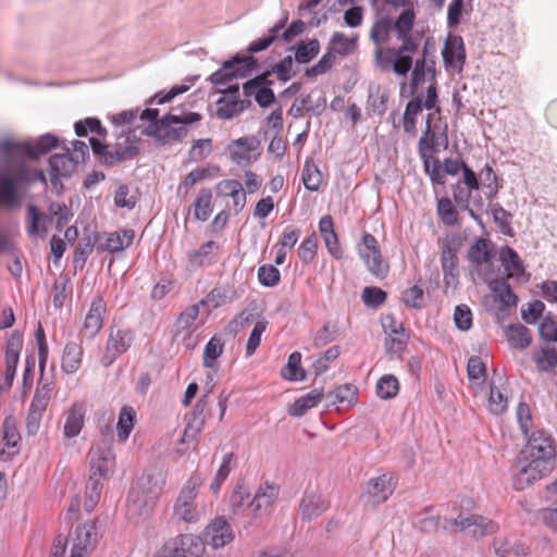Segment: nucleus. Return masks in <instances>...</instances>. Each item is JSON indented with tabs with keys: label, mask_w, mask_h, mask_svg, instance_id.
<instances>
[{
	"label": "nucleus",
	"mask_w": 557,
	"mask_h": 557,
	"mask_svg": "<svg viewBox=\"0 0 557 557\" xmlns=\"http://www.w3.org/2000/svg\"><path fill=\"white\" fill-rule=\"evenodd\" d=\"M117 132H114L116 141L111 145L110 154H107V158L103 160V165L109 168L133 160L139 153V148L131 144V136H124L122 138L123 141H120L121 139H117Z\"/></svg>",
	"instance_id": "4be33fe9"
},
{
	"label": "nucleus",
	"mask_w": 557,
	"mask_h": 557,
	"mask_svg": "<svg viewBox=\"0 0 557 557\" xmlns=\"http://www.w3.org/2000/svg\"><path fill=\"white\" fill-rule=\"evenodd\" d=\"M522 453L528 455L527 459L555 462L556 448L554 440L543 431L533 432L531 436H529L528 444Z\"/></svg>",
	"instance_id": "2eb2a0df"
},
{
	"label": "nucleus",
	"mask_w": 557,
	"mask_h": 557,
	"mask_svg": "<svg viewBox=\"0 0 557 557\" xmlns=\"http://www.w3.org/2000/svg\"><path fill=\"white\" fill-rule=\"evenodd\" d=\"M90 472L109 479L115 469V454L113 450V434L109 431L102 433V438L92 445L89 453Z\"/></svg>",
	"instance_id": "0eeeda50"
},
{
	"label": "nucleus",
	"mask_w": 557,
	"mask_h": 557,
	"mask_svg": "<svg viewBox=\"0 0 557 557\" xmlns=\"http://www.w3.org/2000/svg\"><path fill=\"white\" fill-rule=\"evenodd\" d=\"M159 110L147 108L140 112V120L151 122L150 125L143 132L148 136L154 137L161 145H169L172 143L181 141L188 134L187 127L183 125H178L174 127L173 122L170 116H176V114L172 111L160 120H158Z\"/></svg>",
	"instance_id": "7ed1b4c3"
},
{
	"label": "nucleus",
	"mask_w": 557,
	"mask_h": 557,
	"mask_svg": "<svg viewBox=\"0 0 557 557\" xmlns=\"http://www.w3.org/2000/svg\"><path fill=\"white\" fill-rule=\"evenodd\" d=\"M383 329L387 335L385 338L387 354L399 357L406 349L409 339L403 323L388 315L383 322Z\"/></svg>",
	"instance_id": "dca6fc26"
},
{
	"label": "nucleus",
	"mask_w": 557,
	"mask_h": 557,
	"mask_svg": "<svg viewBox=\"0 0 557 557\" xmlns=\"http://www.w3.org/2000/svg\"><path fill=\"white\" fill-rule=\"evenodd\" d=\"M488 406L494 414L504 413L508 406L507 397L495 386L494 381H492L490 385Z\"/></svg>",
	"instance_id": "e2e57ef3"
},
{
	"label": "nucleus",
	"mask_w": 557,
	"mask_h": 557,
	"mask_svg": "<svg viewBox=\"0 0 557 557\" xmlns=\"http://www.w3.org/2000/svg\"><path fill=\"white\" fill-rule=\"evenodd\" d=\"M458 247L451 240L442 244L441 264L446 287L456 289L459 284Z\"/></svg>",
	"instance_id": "f3484780"
},
{
	"label": "nucleus",
	"mask_w": 557,
	"mask_h": 557,
	"mask_svg": "<svg viewBox=\"0 0 557 557\" xmlns=\"http://www.w3.org/2000/svg\"><path fill=\"white\" fill-rule=\"evenodd\" d=\"M357 389L354 385L344 384L327 394L332 404L352 403L356 399Z\"/></svg>",
	"instance_id": "0e129e2a"
},
{
	"label": "nucleus",
	"mask_w": 557,
	"mask_h": 557,
	"mask_svg": "<svg viewBox=\"0 0 557 557\" xmlns=\"http://www.w3.org/2000/svg\"><path fill=\"white\" fill-rule=\"evenodd\" d=\"M395 484L392 475L383 474L368 482V493L374 498V503L381 504L393 494Z\"/></svg>",
	"instance_id": "c85d7f7f"
},
{
	"label": "nucleus",
	"mask_w": 557,
	"mask_h": 557,
	"mask_svg": "<svg viewBox=\"0 0 557 557\" xmlns=\"http://www.w3.org/2000/svg\"><path fill=\"white\" fill-rule=\"evenodd\" d=\"M437 214L441 221L447 226H454L458 223V210L451 199L442 197L437 200Z\"/></svg>",
	"instance_id": "5fc2aeb1"
},
{
	"label": "nucleus",
	"mask_w": 557,
	"mask_h": 557,
	"mask_svg": "<svg viewBox=\"0 0 557 557\" xmlns=\"http://www.w3.org/2000/svg\"><path fill=\"white\" fill-rule=\"evenodd\" d=\"M232 161L238 165H248L261 156V143L255 137H240L227 146Z\"/></svg>",
	"instance_id": "ddd939ff"
},
{
	"label": "nucleus",
	"mask_w": 557,
	"mask_h": 557,
	"mask_svg": "<svg viewBox=\"0 0 557 557\" xmlns=\"http://www.w3.org/2000/svg\"><path fill=\"white\" fill-rule=\"evenodd\" d=\"M218 109L216 115L220 119L231 120L234 116L242 113L248 106H250L249 100H231L227 101L225 98H221L218 100Z\"/></svg>",
	"instance_id": "49530a36"
},
{
	"label": "nucleus",
	"mask_w": 557,
	"mask_h": 557,
	"mask_svg": "<svg viewBox=\"0 0 557 557\" xmlns=\"http://www.w3.org/2000/svg\"><path fill=\"white\" fill-rule=\"evenodd\" d=\"M134 420H135L134 409L129 406L122 407L120 414H119L117 425H116L117 437L121 442H125L128 438V436L134 428Z\"/></svg>",
	"instance_id": "603ef678"
},
{
	"label": "nucleus",
	"mask_w": 557,
	"mask_h": 557,
	"mask_svg": "<svg viewBox=\"0 0 557 557\" xmlns=\"http://www.w3.org/2000/svg\"><path fill=\"white\" fill-rule=\"evenodd\" d=\"M23 347V336L17 332H13L7 341L5 346V374L4 381L0 383V389L11 387L18 363L20 352Z\"/></svg>",
	"instance_id": "6ab92c4d"
},
{
	"label": "nucleus",
	"mask_w": 557,
	"mask_h": 557,
	"mask_svg": "<svg viewBox=\"0 0 557 557\" xmlns=\"http://www.w3.org/2000/svg\"><path fill=\"white\" fill-rule=\"evenodd\" d=\"M26 170L24 165L16 169L14 173L0 170V207L16 209L21 206L20 184L25 180Z\"/></svg>",
	"instance_id": "f8f14e48"
},
{
	"label": "nucleus",
	"mask_w": 557,
	"mask_h": 557,
	"mask_svg": "<svg viewBox=\"0 0 557 557\" xmlns=\"http://www.w3.org/2000/svg\"><path fill=\"white\" fill-rule=\"evenodd\" d=\"M301 354L294 351L289 355L287 364L282 369V376L288 381H304L305 370L300 367Z\"/></svg>",
	"instance_id": "3c124183"
},
{
	"label": "nucleus",
	"mask_w": 557,
	"mask_h": 557,
	"mask_svg": "<svg viewBox=\"0 0 557 557\" xmlns=\"http://www.w3.org/2000/svg\"><path fill=\"white\" fill-rule=\"evenodd\" d=\"M301 180L308 190L317 191L319 189L322 183V174L311 160H306L302 168Z\"/></svg>",
	"instance_id": "864d4df0"
},
{
	"label": "nucleus",
	"mask_w": 557,
	"mask_h": 557,
	"mask_svg": "<svg viewBox=\"0 0 557 557\" xmlns=\"http://www.w3.org/2000/svg\"><path fill=\"white\" fill-rule=\"evenodd\" d=\"M533 360L540 371H550L557 366V350L554 347L542 348L534 351Z\"/></svg>",
	"instance_id": "4d7b16f0"
},
{
	"label": "nucleus",
	"mask_w": 557,
	"mask_h": 557,
	"mask_svg": "<svg viewBox=\"0 0 557 557\" xmlns=\"http://www.w3.org/2000/svg\"><path fill=\"white\" fill-rule=\"evenodd\" d=\"M274 497L275 487L267 483L264 486L259 487L255 497L250 500L249 507L258 515L261 510H265L272 505Z\"/></svg>",
	"instance_id": "de8ad7c7"
},
{
	"label": "nucleus",
	"mask_w": 557,
	"mask_h": 557,
	"mask_svg": "<svg viewBox=\"0 0 557 557\" xmlns=\"http://www.w3.org/2000/svg\"><path fill=\"white\" fill-rule=\"evenodd\" d=\"M198 314L199 305H191L182 311L176 320V334L189 335Z\"/></svg>",
	"instance_id": "6e6d98bb"
},
{
	"label": "nucleus",
	"mask_w": 557,
	"mask_h": 557,
	"mask_svg": "<svg viewBox=\"0 0 557 557\" xmlns=\"http://www.w3.org/2000/svg\"><path fill=\"white\" fill-rule=\"evenodd\" d=\"M422 111V100L420 97H416L410 100L404 112L403 122L404 131L408 134L416 133V116Z\"/></svg>",
	"instance_id": "13d9d810"
},
{
	"label": "nucleus",
	"mask_w": 557,
	"mask_h": 557,
	"mask_svg": "<svg viewBox=\"0 0 557 557\" xmlns=\"http://www.w3.org/2000/svg\"><path fill=\"white\" fill-rule=\"evenodd\" d=\"M161 488L150 479H140L131 487L127 495L126 516L128 520L138 522L146 519L153 509Z\"/></svg>",
	"instance_id": "f03ea898"
},
{
	"label": "nucleus",
	"mask_w": 557,
	"mask_h": 557,
	"mask_svg": "<svg viewBox=\"0 0 557 557\" xmlns=\"http://www.w3.org/2000/svg\"><path fill=\"white\" fill-rule=\"evenodd\" d=\"M203 537L205 542L213 548H221L233 541L234 534L227 521L219 517L206 528Z\"/></svg>",
	"instance_id": "5701e85b"
},
{
	"label": "nucleus",
	"mask_w": 557,
	"mask_h": 557,
	"mask_svg": "<svg viewBox=\"0 0 557 557\" xmlns=\"http://www.w3.org/2000/svg\"><path fill=\"white\" fill-rule=\"evenodd\" d=\"M414 22L412 10H404L397 17L393 27L397 39L403 44L398 48H377L374 53V63L381 72H394L398 76H407L412 67V57L418 51L419 42L410 34Z\"/></svg>",
	"instance_id": "f257e3e1"
},
{
	"label": "nucleus",
	"mask_w": 557,
	"mask_h": 557,
	"mask_svg": "<svg viewBox=\"0 0 557 557\" xmlns=\"http://www.w3.org/2000/svg\"><path fill=\"white\" fill-rule=\"evenodd\" d=\"M554 461L529 459L518 460L513 466V487L522 491L537 480L547 476L554 469Z\"/></svg>",
	"instance_id": "9d476101"
},
{
	"label": "nucleus",
	"mask_w": 557,
	"mask_h": 557,
	"mask_svg": "<svg viewBox=\"0 0 557 557\" xmlns=\"http://www.w3.org/2000/svg\"><path fill=\"white\" fill-rule=\"evenodd\" d=\"M139 109L124 110L110 116L112 124L115 127L114 132H117V139H122L124 136H129L131 133L138 128L139 125H135L138 119ZM140 119V115H139Z\"/></svg>",
	"instance_id": "c756f323"
},
{
	"label": "nucleus",
	"mask_w": 557,
	"mask_h": 557,
	"mask_svg": "<svg viewBox=\"0 0 557 557\" xmlns=\"http://www.w3.org/2000/svg\"><path fill=\"white\" fill-rule=\"evenodd\" d=\"M219 251V245L213 240H208L198 249L190 250L187 253L188 268L191 270L211 265L215 262Z\"/></svg>",
	"instance_id": "a878e982"
},
{
	"label": "nucleus",
	"mask_w": 557,
	"mask_h": 557,
	"mask_svg": "<svg viewBox=\"0 0 557 557\" xmlns=\"http://www.w3.org/2000/svg\"><path fill=\"white\" fill-rule=\"evenodd\" d=\"M258 67V60L253 55L236 53L224 61L222 66L209 76L212 85L220 87L236 78H245L251 75Z\"/></svg>",
	"instance_id": "39448f33"
},
{
	"label": "nucleus",
	"mask_w": 557,
	"mask_h": 557,
	"mask_svg": "<svg viewBox=\"0 0 557 557\" xmlns=\"http://www.w3.org/2000/svg\"><path fill=\"white\" fill-rule=\"evenodd\" d=\"M134 336L129 330L111 331L106 351L101 358V364L106 368L110 367L119 356L127 351L132 346Z\"/></svg>",
	"instance_id": "a211bd4d"
},
{
	"label": "nucleus",
	"mask_w": 557,
	"mask_h": 557,
	"mask_svg": "<svg viewBox=\"0 0 557 557\" xmlns=\"http://www.w3.org/2000/svg\"><path fill=\"white\" fill-rule=\"evenodd\" d=\"M432 511V507H425L418 518L416 525L422 533H434L440 528L443 530L445 518L428 516Z\"/></svg>",
	"instance_id": "052dcab7"
},
{
	"label": "nucleus",
	"mask_w": 557,
	"mask_h": 557,
	"mask_svg": "<svg viewBox=\"0 0 557 557\" xmlns=\"http://www.w3.org/2000/svg\"><path fill=\"white\" fill-rule=\"evenodd\" d=\"M506 337L510 346L518 349L527 348L532 342L530 330L520 323L508 325Z\"/></svg>",
	"instance_id": "ea45409f"
},
{
	"label": "nucleus",
	"mask_w": 557,
	"mask_h": 557,
	"mask_svg": "<svg viewBox=\"0 0 557 557\" xmlns=\"http://www.w3.org/2000/svg\"><path fill=\"white\" fill-rule=\"evenodd\" d=\"M85 423L83 405L74 404L64 412L63 434L67 438L76 437Z\"/></svg>",
	"instance_id": "cd10ccee"
},
{
	"label": "nucleus",
	"mask_w": 557,
	"mask_h": 557,
	"mask_svg": "<svg viewBox=\"0 0 557 557\" xmlns=\"http://www.w3.org/2000/svg\"><path fill=\"white\" fill-rule=\"evenodd\" d=\"M2 440L9 456H15L20 453L22 437L13 416L5 417L3 420Z\"/></svg>",
	"instance_id": "7c9ffc66"
},
{
	"label": "nucleus",
	"mask_w": 557,
	"mask_h": 557,
	"mask_svg": "<svg viewBox=\"0 0 557 557\" xmlns=\"http://www.w3.org/2000/svg\"><path fill=\"white\" fill-rule=\"evenodd\" d=\"M322 396V389L314 388L310 391L289 406L288 414L292 417H302L309 409L315 407L321 401Z\"/></svg>",
	"instance_id": "c9c22d12"
},
{
	"label": "nucleus",
	"mask_w": 557,
	"mask_h": 557,
	"mask_svg": "<svg viewBox=\"0 0 557 557\" xmlns=\"http://www.w3.org/2000/svg\"><path fill=\"white\" fill-rule=\"evenodd\" d=\"M48 216L40 212L35 205L27 206V225L26 231L29 237H36L39 232H47L46 222Z\"/></svg>",
	"instance_id": "a18cd8bd"
},
{
	"label": "nucleus",
	"mask_w": 557,
	"mask_h": 557,
	"mask_svg": "<svg viewBox=\"0 0 557 557\" xmlns=\"http://www.w3.org/2000/svg\"><path fill=\"white\" fill-rule=\"evenodd\" d=\"M16 246L11 235L5 230H0V255L14 256V261L8 267L9 272L14 277L22 275L23 267L18 256L16 255Z\"/></svg>",
	"instance_id": "4c0bfd02"
},
{
	"label": "nucleus",
	"mask_w": 557,
	"mask_h": 557,
	"mask_svg": "<svg viewBox=\"0 0 557 557\" xmlns=\"http://www.w3.org/2000/svg\"><path fill=\"white\" fill-rule=\"evenodd\" d=\"M358 255L368 271L377 278H385L389 271L388 263L383 259L376 238L369 233L362 236L358 245Z\"/></svg>",
	"instance_id": "9b49d317"
},
{
	"label": "nucleus",
	"mask_w": 557,
	"mask_h": 557,
	"mask_svg": "<svg viewBox=\"0 0 557 557\" xmlns=\"http://www.w3.org/2000/svg\"><path fill=\"white\" fill-rule=\"evenodd\" d=\"M212 211V191L210 188H201L193 203L194 218L198 221H207Z\"/></svg>",
	"instance_id": "a19ab883"
},
{
	"label": "nucleus",
	"mask_w": 557,
	"mask_h": 557,
	"mask_svg": "<svg viewBox=\"0 0 557 557\" xmlns=\"http://www.w3.org/2000/svg\"><path fill=\"white\" fill-rule=\"evenodd\" d=\"M104 480L107 479L90 472L86 484V499L84 504L87 511L94 510L99 503Z\"/></svg>",
	"instance_id": "37998d69"
},
{
	"label": "nucleus",
	"mask_w": 557,
	"mask_h": 557,
	"mask_svg": "<svg viewBox=\"0 0 557 557\" xmlns=\"http://www.w3.org/2000/svg\"><path fill=\"white\" fill-rule=\"evenodd\" d=\"M499 259L509 276H520L524 273L522 261L515 249L505 246L500 249Z\"/></svg>",
	"instance_id": "79ce46f5"
},
{
	"label": "nucleus",
	"mask_w": 557,
	"mask_h": 557,
	"mask_svg": "<svg viewBox=\"0 0 557 557\" xmlns=\"http://www.w3.org/2000/svg\"><path fill=\"white\" fill-rule=\"evenodd\" d=\"M432 121L433 114L429 113L425 120V129L418 143V151L422 160L431 159L432 154L437 151L440 145H447L446 135L438 137L434 132H432Z\"/></svg>",
	"instance_id": "b1692460"
},
{
	"label": "nucleus",
	"mask_w": 557,
	"mask_h": 557,
	"mask_svg": "<svg viewBox=\"0 0 557 557\" xmlns=\"http://www.w3.org/2000/svg\"><path fill=\"white\" fill-rule=\"evenodd\" d=\"M468 259L476 265H482L490 262L492 259L490 242L483 238L476 239L475 243L469 248Z\"/></svg>",
	"instance_id": "8fccbe9b"
},
{
	"label": "nucleus",
	"mask_w": 557,
	"mask_h": 557,
	"mask_svg": "<svg viewBox=\"0 0 557 557\" xmlns=\"http://www.w3.org/2000/svg\"><path fill=\"white\" fill-rule=\"evenodd\" d=\"M54 388V383L52 380L44 379L42 376L39 380L38 386L36 388L35 395L30 403L29 409L35 412L45 413L47 407L51 399V393Z\"/></svg>",
	"instance_id": "f704fd0d"
},
{
	"label": "nucleus",
	"mask_w": 557,
	"mask_h": 557,
	"mask_svg": "<svg viewBox=\"0 0 557 557\" xmlns=\"http://www.w3.org/2000/svg\"><path fill=\"white\" fill-rule=\"evenodd\" d=\"M84 349L81 343L69 342L66 343L62 360L61 368L66 374H74L78 371L83 360Z\"/></svg>",
	"instance_id": "2f4dec72"
},
{
	"label": "nucleus",
	"mask_w": 557,
	"mask_h": 557,
	"mask_svg": "<svg viewBox=\"0 0 557 557\" xmlns=\"http://www.w3.org/2000/svg\"><path fill=\"white\" fill-rule=\"evenodd\" d=\"M335 62V53L332 49H330L326 53L322 55V58L315 63L313 66L307 69L305 71V75L309 78L317 77L318 75H322L326 73Z\"/></svg>",
	"instance_id": "69168bd1"
},
{
	"label": "nucleus",
	"mask_w": 557,
	"mask_h": 557,
	"mask_svg": "<svg viewBox=\"0 0 557 557\" xmlns=\"http://www.w3.org/2000/svg\"><path fill=\"white\" fill-rule=\"evenodd\" d=\"M202 484V480L197 476H190L184 486L181 488L180 494L174 503V516L184 522H197L200 518L195 499L198 494V488Z\"/></svg>",
	"instance_id": "6e6552de"
},
{
	"label": "nucleus",
	"mask_w": 557,
	"mask_h": 557,
	"mask_svg": "<svg viewBox=\"0 0 557 557\" xmlns=\"http://www.w3.org/2000/svg\"><path fill=\"white\" fill-rule=\"evenodd\" d=\"M107 304L101 296L92 299L88 313L85 317L82 335L88 339L94 338L102 327L103 314Z\"/></svg>",
	"instance_id": "412c9836"
},
{
	"label": "nucleus",
	"mask_w": 557,
	"mask_h": 557,
	"mask_svg": "<svg viewBox=\"0 0 557 557\" xmlns=\"http://www.w3.org/2000/svg\"><path fill=\"white\" fill-rule=\"evenodd\" d=\"M443 530L455 534L457 532H466L472 537H483L497 532L498 525L491 519L481 515H458L454 519L445 518Z\"/></svg>",
	"instance_id": "423d86ee"
},
{
	"label": "nucleus",
	"mask_w": 557,
	"mask_h": 557,
	"mask_svg": "<svg viewBox=\"0 0 557 557\" xmlns=\"http://www.w3.org/2000/svg\"><path fill=\"white\" fill-rule=\"evenodd\" d=\"M64 149V153H55L49 158L50 180L54 186L60 177H69L76 170L77 163L71 157L70 148Z\"/></svg>",
	"instance_id": "393cba45"
},
{
	"label": "nucleus",
	"mask_w": 557,
	"mask_h": 557,
	"mask_svg": "<svg viewBox=\"0 0 557 557\" xmlns=\"http://www.w3.org/2000/svg\"><path fill=\"white\" fill-rule=\"evenodd\" d=\"M98 541V532L95 521L86 522L78 525L75 530V539L73 547L87 552L92 549Z\"/></svg>",
	"instance_id": "473e14b6"
},
{
	"label": "nucleus",
	"mask_w": 557,
	"mask_h": 557,
	"mask_svg": "<svg viewBox=\"0 0 557 557\" xmlns=\"http://www.w3.org/2000/svg\"><path fill=\"white\" fill-rule=\"evenodd\" d=\"M376 395L381 399L394 398L399 391V383L396 376L392 374L383 375L376 383Z\"/></svg>",
	"instance_id": "bf43d9fd"
},
{
	"label": "nucleus",
	"mask_w": 557,
	"mask_h": 557,
	"mask_svg": "<svg viewBox=\"0 0 557 557\" xmlns=\"http://www.w3.org/2000/svg\"><path fill=\"white\" fill-rule=\"evenodd\" d=\"M480 189V182L476 173L469 166H463V175L456 184L451 186L453 198L460 209H468V202L481 210L483 208V198L480 194L472 196L473 191Z\"/></svg>",
	"instance_id": "1a4fd4ad"
},
{
	"label": "nucleus",
	"mask_w": 557,
	"mask_h": 557,
	"mask_svg": "<svg viewBox=\"0 0 557 557\" xmlns=\"http://www.w3.org/2000/svg\"><path fill=\"white\" fill-rule=\"evenodd\" d=\"M318 249V238L314 233L308 236L298 247V257L304 264L313 261Z\"/></svg>",
	"instance_id": "338daca9"
},
{
	"label": "nucleus",
	"mask_w": 557,
	"mask_h": 557,
	"mask_svg": "<svg viewBox=\"0 0 557 557\" xmlns=\"http://www.w3.org/2000/svg\"><path fill=\"white\" fill-rule=\"evenodd\" d=\"M135 232L133 230H122L121 232L110 233L102 244L101 249L109 252H119L129 247L134 240Z\"/></svg>",
	"instance_id": "58836bf2"
},
{
	"label": "nucleus",
	"mask_w": 557,
	"mask_h": 557,
	"mask_svg": "<svg viewBox=\"0 0 557 557\" xmlns=\"http://www.w3.org/2000/svg\"><path fill=\"white\" fill-rule=\"evenodd\" d=\"M392 28L393 22L388 16L381 17L372 25L370 30V38L376 46V49L383 48L382 45L388 41Z\"/></svg>",
	"instance_id": "09e8293b"
},
{
	"label": "nucleus",
	"mask_w": 557,
	"mask_h": 557,
	"mask_svg": "<svg viewBox=\"0 0 557 557\" xmlns=\"http://www.w3.org/2000/svg\"><path fill=\"white\" fill-rule=\"evenodd\" d=\"M177 541L187 557H198L202 553V543L191 534H183Z\"/></svg>",
	"instance_id": "774afa93"
},
{
	"label": "nucleus",
	"mask_w": 557,
	"mask_h": 557,
	"mask_svg": "<svg viewBox=\"0 0 557 557\" xmlns=\"http://www.w3.org/2000/svg\"><path fill=\"white\" fill-rule=\"evenodd\" d=\"M294 51V60L298 64H307L312 61L320 52V41L317 38L309 40H299L296 45L287 48Z\"/></svg>",
	"instance_id": "72a5a7b5"
},
{
	"label": "nucleus",
	"mask_w": 557,
	"mask_h": 557,
	"mask_svg": "<svg viewBox=\"0 0 557 557\" xmlns=\"http://www.w3.org/2000/svg\"><path fill=\"white\" fill-rule=\"evenodd\" d=\"M329 506V502L320 493L306 490L299 504L301 520L311 521L320 517L327 510Z\"/></svg>",
	"instance_id": "aec40b11"
},
{
	"label": "nucleus",
	"mask_w": 557,
	"mask_h": 557,
	"mask_svg": "<svg viewBox=\"0 0 557 557\" xmlns=\"http://www.w3.org/2000/svg\"><path fill=\"white\" fill-rule=\"evenodd\" d=\"M442 54L446 64H456L461 69L466 62V51L461 37L447 40Z\"/></svg>",
	"instance_id": "e433bc0d"
},
{
	"label": "nucleus",
	"mask_w": 557,
	"mask_h": 557,
	"mask_svg": "<svg viewBox=\"0 0 557 557\" xmlns=\"http://www.w3.org/2000/svg\"><path fill=\"white\" fill-rule=\"evenodd\" d=\"M59 140L53 134L47 133L38 137L35 143L14 141L11 139L0 140V154L7 159L28 157L37 159L58 147Z\"/></svg>",
	"instance_id": "20e7f679"
},
{
	"label": "nucleus",
	"mask_w": 557,
	"mask_h": 557,
	"mask_svg": "<svg viewBox=\"0 0 557 557\" xmlns=\"http://www.w3.org/2000/svg\"><path fill=\"white\" fill-rule=\"evenodd\" d=\"M223 342L220 337L213 336L205 346L203 349V366L212 368L215 360L223 352Z\"/></svg>",
	"instance_id": "680f3d73"
},
{
	"label": "nucleus",
	"mask_w": 557,
	"mask_h": 557,
	"mask_svg": "<svg viewBox=\"0 0 557 557\" xmlns=\"http://www.w3.org/2000/svg\"><path fill=\"white\" fill-rule=\"evenodd\" d=\"M271 72H263L243 85V91L246 97H255L256 102L261 108H268L275 102V95L271 89L273 81L270 79Z\"/></svg>",
	"instance_id": "4468645a"
},
{
	"label": "nucleus",
	"mask_w": 557,
	"mask_h": 557,
	"mask_svg": "<svg viewBox=\"0 0 557 557\" xmlns=\"http://www.w3.org/2000/svg\"><path fill=\"white\" fill-rule=\"evenodd\" d=\"M490 288L504 307H516L518 298L506 278L500 277L493 280L490 283Z\"/></svg>",
	"instance_id": "c03bdc74"
},
{
	"label": "nucleus",
	"mask_w": 557,
	"mask_h": 557,
	"mask_svg": "<svg viewBox=\"0 0 557 557\" xmlns=\"http://www.w3.org/2000/svg\"><path fill=\"white\" fill-rule=\"evenodd\" d=\"M215 188L224 197L232 198L235 213L240 212L246 206L247 197L240 182L236 180H224L218 183Z\"/></svg>",
	"instance_id": "bb28decb"
}]
</instances>
